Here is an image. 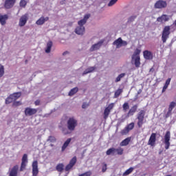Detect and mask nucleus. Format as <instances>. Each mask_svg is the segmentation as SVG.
<instances>
[{
	"mask_svg": "<svg viewBox=\"0 0 176 176\" xmlns=\"http://www.w3.org/2000/svg\"><path fill=\"white\" fill-rule=\"evenodd\" d=\"M141 54V50L136 49L132 55V62L134 63L135 67L137 68L140 67L141 65V62L140 61V54Z\"/></svg>",
	"mask_w": 176,
	"mask_h": 176,
	"instance_id": "f257e3e1",
	"label": "nucleus"
},
{
	"mask_svg": "<svg viewBox=\"0 0 176 176\" xmlns=\"http://www.w3.org/2000/svg\"><path fill=\"white\" fill-rule=\"evenodd\" d=\"M145 113L146 111L144 110H141L138 112L137 119H138V126L140 129L142 127V124L145 123Z\"/></svg>",
	"mask_w": 176,
	"mask_h": 176,
	"instance_id": "f03ea898",
	"label": "nucleus"
},
{
	"mask_svg": "<svg viewBox=\"0 0 176 176\" xmlns=\"http://www.w3.org/2000/svg\"><path fill=\"white\" fill-rule=\"evenodd\" d=\"M76 126H78V120L75 118H70L67 120V129L69 130V131H74Z\"/></svg>",
	"mask_w": 176,
	"mask_h": 176,
	"instance_id": "7ed1b4c3",
	"label": "nucleus"
},
{
	"mask_svg": "<svg viewBox=\"0 0 176 176\" xmlns=\"http://www.w3.org/2000/svg\"><path fill=\"white\" fill-rule=\"evenodd\" d=\"M20 97H21V93L20 92L14 93L6 98V104H10V102H13V101H16V100H19Z\"/></svg>",
	"mask_w": 176,
	"mask_h": 176,
	"instance_id": "20e7f679",
	"label": "nucleus"
},
{
	"mask_svg": "<svg viewBox=\"0 0 176 176\" xmlns=\"http://www.w3.org/2000/svg\"><path fill=\"white\" fill-rule=\"evenodd\" d=\"M113 46H116V49H120L123 46H127V41H123L122 38H118L113 43Z\"/></svg>",
	"mask_w": 176,
	"mask_h": 176,
	"instance_id": "39448f33",
	"label": "nucleus"
},
{
	"mask_svg": "<svg viewBox=\"0 0 176 176\" xmlns=\"http://www.w3.org/2000/svg\"><path fill=\"white\" fill-rule=\"evenodd\" d=\"M170 140H171V133H170V131H168L164 136L163 142L165 144V149H168L170 148Z\"/></svg>",
	"mask_w": 176,
	"mask_h": 176,
	"instance_id": "423d86ee",
	"label": "nucleus"
},
{
	"mask_svg": "<svg viewBox=\"0 0 176 176\" xmlns=\"http://www.w3.org/2000/svg\"><path fill=\"white\" fill-rule=\"evenodd\" d=\"M170 36V26H165L162 31V41L163 43H166L168 36Z\"/></svg>",
	"mask_w": 176,
	"mask_h": 176,
	"instance_id": "0eeeda50",
	"label": "nucleus"
},
{
	"mask_svg": "<svg viewBox=\"0 0 176 176\" xmlns=\"http://www.w3.org/2000/svg\"><path fill=\"white\" fill-rule=\"evenodd\" d=\"M115 107V103H111L108 105L107 107L105 108L104 111V119H108V116H109V113H111V111L113 109V107Z\"/></svg>",
	"mask_w": 176,
	"mask_h": 176,
	"instance_id": "6e6552de",
	"label": "nucleus"
},
{
	"mask_svg": "<svg viewBox=\"0 0 176 176\" xmlns=\"http://www.w3.org/2000/svg\"><path fill=\"white\" fill-rule=\"evenodd\" d=\"M154 8L155 9H164L167 8V2L163 0L157 1L154 5Z\"/></svg>",
	"mask_w": 176,
	"mask_h": 176,
	"instance_id": "1a4fd4ad",
	"label": "nucleus"
},
{
	"mask_svg": "<svg viewBox=\"0 0 176 176\" xmlns=\"http://www.w3.org/2000/svg\"><path fill=\"white\" fill-rule=\"evenodd\" d=\"M28 163V155L27 154H24L22 157L20 171H24V170L25 169V167L27 166Z\"/></svg>",
	"mask_w": 176,
	"mask_h": 176,
	"instance_id": "9d476101",
	"label": "nucleus"
},
{
	"mask_svg": "<svg viewBox=\"0 0 176 176\" xmlns=\"http://www.w3.org/2000/svg\"><path fill=\"white\" fill-rule=\"evenodd\" d=\"M28 21V14H25L21 16L19 19V27H24Z\"/></svg>",
	"mask_w": 176,
	"mask_h": 176,
	"instance_id": "9b49d317",
	"label": "nucleus"
},
{
	"mask_svg": "<svg viewBox=\"0 0 176 176\" xmlns=\"http://www.w3.org/2000/svg\"><path fill=\"white\" fill-rule=\"evenodd\" d=\"M74 32L77 35H80V36H83V35H85V26H82V25L76 26V28L74 30Z\"/></svg>",
	"mask_w": 176,
	"mask_h": 176,
	"instance_id": "f8f14e48",
	"label": "nucleus"
},
{
	"mask_svg": "<svg viewBox=\"0 0 176 176\" xmlns=\"http://www.w3.org/2000/svg\"><path fill=\"white\" fill-rule=\"evenodd\" d=\"M36 112H38V110L36 109L27 107L25 109V116H32V115H35V113H36Z\"/></svg>",
	"mask_w": 176,
	"mask_h": 176,
	"instance_id": "ddd939ff",
	"label": "nucleus"
},
{
	"mask_svg": "<svg viewBox=\"0 0 176 176\" xmlns=\"http://www.w3.org/2000/svg\"><path fill=\"white\" fill-rule=\"evenodd\" d=\"M16 3V0H6L4 3L5 9H12Z\"/></svg>",
	"mask_w": 176,
	"mask_h": 176,
	"instance_id": "4468645a",
	"label": "nucleus"
},
{
	"mask_svg": "<svg viewBox=\"0 0 176 176\" xmlns=\"http://www.w3.org/2000/svg\"><path fill=\"white\" fill-rule=\"evenodd\" d=\"M102 43H104L103 41H100L98 42L96 44H94L91 47H90V52H96V50H98L100 49V47L102 46Z\"/></svg>",
	"mask_w": 176,
	"mask_h": 176,
	"instance_id": "2eb2a0df",
	"label": "nucleus"
},
{
	"mask_svg": "<svg viewBox=\"0 0 176 176\" xmlns=\"http://www.w3.org/2000/svg\"><path fill=\"white\" fill-rule=\"evenodd\" d=\"M39 170L38 169V161H34L32 163V175L33 176L38 175Z\"/></svg>",
	"mask_w": 176,
	"mask_h": 176,
	"instance_id": "dca6fc26",
	"label": "nucleus"
},
{
	"mask_svg": "<svg viewBox=\"0 0 176 176\" xmlns=\"http://www.w3.org/2000/svg\"><path fill=\"white\" fill-rule=\"evenodd\" d=\"M155 142H156V133H152L148 140V145H151V146H154Z\"/></svg>",
	"mask_w": 176,
	"mask_h": 176,
	"instance_id": "f3484780",
	"label": "nucleus"
},
{
	"mask_svg": "<svg viewBox=\"0 0 176 176\" xmlns=\"http://www.w3.org/2000/svg\"><path fill=\"white\" fill-rule=\"evenodd\" d=\"M168 20H170V16L166 14H163L157 19L158 23H166V21H168Z\"/></svg>",
	"mask_w": 176,
	"mask_h": 176,
	"instance_id": "a211bd4d",
	"label": "nucleus"
},
{
	"mask_svg": "<svg viewBox=\"0 0 176 176\" xmlns=\"http://www.w3.org/2000/svg\"><path fill=\"white\" fill-rule=\"evenodd\" d=\"M49 21L48 16H46V17L41 16L38 20L36 21V24L37 25H43V24H45V23H46V21Z\"/></svg>",
	"mask_w": 176,
	"mask_h": 176,
	"instance_id": "6ab92c4d",
	"label": "nucleus"
},
{
	"mask_svg": "<svg viewBox=\"0 0 176 176\" xmlns=\"http://www.w3.org/2000/svg\"><path fill=\"white\" fill-rule=\"evenodd\" d=\"M89 19H90V14H85L82 19L78 21V25H82V26L85 25L87 22V20H89Z\"/></svg>",
	"mask_w": 176,
	"mask_h": 176,
	"instance_id": "aec40b11",
	"label": "nucleus"
},
{
	"mask_svg": "<svg viewBox=\"0 0 176 176\" xmlns=\"http://www.w3.org/2000/svg\"><path fill=\"white\" fill-rule=\"evenodd\" d=\"M144 57L146 60H152L153 58V54L150 51L146 50L143 52Z\"/></svg>",
	"mask_w": 176,
	"mask_h": 176,
	"instance_id": "412c9836",
	"label": "nucleus"
},
{
	"mask_svg": "<svg viewBox=\"0 0 176 176\" xmlns=\"http://www.w3.org/2000/svg\"><path fill=\"white\" fill-rule=\"evenodd\" d=\"M97 67L96 66L89 67L87 68L82 73V76H85V75H87V74H91V72H94L96 71Z\"/></svg>",
	"mask_w": 176,
	"mask_h": 176,
	"instance_id": "4be33fe9",
	"label": "nucleus"
},
{
	"mask_svg": "<svg viewBox=\"0 0 176 176\" xmlns=\"http://www.w3.org/2000/svg\"><path fill=\"white\" fill-rule=\"evenodd\" d=\"M137 105H134L133 107H132L128 112L126 118H130V116H133V115H134V113H135V112L137 111Z\"/></svg>",
	"mask_w": 176,
	"mask_h": 176,
	"instance_id": "5701e85b",
	"label": "nucleus"
},
{
	"mask_svg": "<svg viewBox=\"0 0 176 176\" xmlns=\"http://www.w3.org/2000/svg\"><path fill=\"white\" fill-rule=\"evenodd\" d=\"M8 14L2 15L0 14V23L1 25H5V24H6V20H8Z\"/></svg>",
	"mask_w": 176,
	"mask_h": 176,
	"instance_id": "b1692460",
	"label": "nucleus"
},
{
	"mask_svg": "<svg viewBox=\"0 0 176 176\" xmlns=\"http://www.w3.org/2000/svg\"><path fill=\"white\" fill-rule=\"evenodd\" d=\"M71 141H72V138H68L63 144V145L62 146V152H64V151H65V149H67V148H68V146L69 145V144H71Z\"/></svg>",
	"mask_w": 176,
	"mask_h": 176,
	"instance_id": "393cba45",
	"label": "nucleus"
},
{
	"mask_svg": "<svg viewBox=\"0 0 176 176\" xmlns=\"http://www.w3.org/2000/svg\"><path fill=\"white\" fill-rule=\"evenodd\" d=\"M19 170V166H14L10 172L9 176H17V171Z\"/></svg>",
	"mask_w": 176,
	"mask_h": 176,
	"instance_id": "a878e982",
	"label": "nucleus"
},
{
	"mask_svg": "<svg viewBox=\"0 0 176 176\" xmlns=\"http://www.w3.org/2000/svg\"><path fill=\"white\" fill-rule=\"evenodd\" d=\"M131 141V138H126L125 140H122L120 145L121 146H127L129 144H130V142Z\"/></svg>",
	"mask_w": 176,
	"mask_h": 176,
	"instance_id": "bb28decb",
	"label": "nucleus"
},
{
	"mask_svg": "<svg viewBox=\"0 0 176 176\" xmlns=\"http://www.w3.org/2000/svg\"><path fill=\"white\" fill-rule=\"evenodd\" d=\"M52 46H53V42L50 41H48L47 43V46L45 47V53H50Z\"/></svg>",
	"mask_w": 176,
	"mask_h": 176,
	"instance_id": "cd10ccee",
	"label": "nucleus"
},
{
	"mask_svg": "<svg viewBox=\"0 0 176 176\" xmlns=\"http://www.w3.org/2000/svg\"><path fill=\"white\" fill-rule=\"evenodd\" d=\"M126 76V73H122L119 74L115 79V82L118 83V82H120L123 78Z\"/></svg>",
	"mask_w": 176,
	"mask_h": 176,
	"instance_id": "c85d7f7f",
	"label": "nucleus"
},
{
	"mask_svg": "<svg viewBox=\"0 0 176 176\" xmlns=\"http://www.w3.org/2000/svg\"><path fill=\"white\" fill-rule=\"evenodd\" d=\"M77 91H79V89L78 87H74L70 90L68 96H69V97H72V96H75V94H76Z\"/></svg>",
	"mask_w": 176,
	"mask_h": 176,
	"instance_id": "c756f323",
	"label": "nucleus"
},
{
	"mask_svg": "<svg viewBox=\"0 0 176 176\" xmlns=\"http://www.w3.org/2000/svg\"><path fill=\"white\" fill-rule=\"evenodd\" d=\"M171 82V78H168L165 82V85L162 89V93H164L166 90H167V88L168 87V85H170V82Z\"/></svg>",
	"mask_w": 176,
	"mask_h": 176,
	"instance_id": "7c9ffc66",
	"label": "nucleus"
},
{
	"mask_svg": "<svg viewBox=\"0 0 176 176\" xmlns=\"http://www.w3.org/2000/svg\"><path fill=\"white\" fill-rule=\"evenodd\" d=\"M171 82V78H168L165 82V85L162 89V93H164L166 90H167V88L168 87V85H170V82Z\"/></svg>",
	"mask_w": 176,
	"mask_h": 176,
	"instance_id": "2f4dec72",
	"label": "nucleus"
},
{
	"mask_svg": "<svg viewBox=\"0 0 176 176\" xmlns=\"http://www.w3.org/2000/svg\"><path fill=\"white\" fill-rule=\"evenodd\" d=\"M171 82V78H168L165 82V85L162 89V93H164L166 90H167V88L168 87V85H170V82Z\"/></svg>",
	"mask_w": 176,
	"mask_h": 176,
	"instance_id": "473e14b6",
	"label": "nucleus"
},
{
	"mask_svg": "<svg viewBox=\"0 0 176 176\" xmlns=\"http://www.w3.org/2000/svg\"><path fill=\"white\" fill-rule=\"evenodd\" d=\"M171 82V78H168L165 82V85L162 89V93H164L166 90H167V88L168 87V85H170V82Z\"/></svg>",
	"mask_w": 176,
	"mask_h": 176,
	"instance_id": "72a5a7b5",
	"label": "nucleus"
},
{
	"mask_svg": "<svg viewBox=\"0 0 176 176\" xmlns=\"http://www.w3.org/2000/svg\"><path fill=\"white\" fill-rule=\"evenodd\" d=\"M171 82V78H168L165 82V85L162 89V93H164L166 90H167V88L168 87V85H170V82Z\"/></svg>",
	"mask_w": 176,
	"mask_h": 176,
	"instance_id": "f704fd0d",
	"label": "nucleus"
},
{
	"mask_svg": "<svg viewBox=\"0 0 176 176\" xmlns=\"http://www.w3.org/2000/svg\"><path fill=\"white\" fill-rule=\"evenodd\" d=\"M56 170H58V173H63V171H64V164H58L56 166Z\"/></svg>",
	"mask_w": 176,
	"mask_h": 176,
	"instance_id": "c9c22d12",
	"label": "nucleus"
},
{
	"mask_svg": "<svg viewBox=\"0 0 176 176\" xmlns=\"http://www.w3.org/2000/svg\"><path fill=\"white\" fill-rule=\"evenodd\" d=\"M116 153V148H111L108 149L106 152L108 156H109V155H115Z\"/></svg>",
	"mask_w": 176,
	"mask_h": 176,
	"instance_id": "e433bc0d",
	"label": "nucleus"
},
{
	"mask_svg": "<svg viewBox=\"0 0 176 176\" xmlns=\"http://www.w3.org/2000/svg\"><path fill=\"white\" fill-rule=\"evenodd\" d=\"M175 105H176V103L175 102H171L170 103L168 113H171V111H173V109L175 108Z\"/></svg>",
	"mask_w": 176,
	"mask_h": 176,
	"instance_id": "4c0bfd02",
	"label": "nucleus"
},
{
	"mask_svg": "<svg viewBox=\"0 0 176 176\" xmlns=\"http://www.w3.org/2000/svg\"><path fill=\"white\" fill-rule=\"evenodd\" d=\"M121 93H123V89H118L117 91H116L114 94V98H118L121 94Z\"/></svg>",
	"mask_w": 176,
	"mask_h": 176,
	"instance_id": "58836bf2",
	"label": "nucleus"
},
{
	"mask_svg": "<svg viewBox=\"0 0 176 176\" xmlns=\"http://www.w3.org/2000/svg\"><path fill=\"white\" fill-rule=\"evenodd\" d=\"M133 170H134V168L131 167V168H129L128 170H126L123 173V175H124V176L129 175L131 174Z\"/></svg>",
	"mask_w": 176,
	"mask_h": 176,
	"instance_id": "ea45409f",
	"label": "nucleus"
},
{
	"mask_svg": "<svg viewBox=\"0 0 176 176\" xmlns=\"http://www.w3.org/2000/svg\"><path fill=\"white\" fill-rule=\"evenodd\" d=\"M3 75H5V67H3V65L0 64V78H2Z\"/></svg>",
	"mask_w": 176,
	"mask_h": 176,
	"instance_id": "a19ab883",
	"label": "nucleus"
},
{
	"mask_svg": "<svg viewBox=\"0 0 176 176\" xmlns=\"http://www.w3.org/2000/svg\"><path fill=\"white\" fill-rule=\"evenodd\" d=\"M123 148L122 147H118L116 148V152H117V155H123Z\"/></svg>",
	"mask_w": 176,
	"mask_h": 176,
	"instance_id": "79ce46f5",
	"label": "nucleus"
},
{
	"mask_svg": "<svg viewBox=\"0 0 176 176\" xmlns=\"http://www.w3.org/2000/svg\"><path fill=\"white\" fill-rule=\"evenodd\" d=\"M130 131L126 128V126L121 131L122 135H126V134H129Z\"/></svg>",
	"mask_w": 176,
	"mask_h": 176,
	"instance_id": "37998d69",
	"label": "nucleus"
},
{
	"mask_svg": "<svg viewBox=\"0 0 176 176\" xmlns=\"http://www.w3.org/2000/svg\"><path fill=\"white\" fill-rule=\"evenodd\" d=\"M19 6L21 8H25L27 6V1L25 0H21Z\"/></svg>",
	"mask_w": 176,
	"mask_h": 176,
	"instance_id": "c03bdc74",
	"label": "nucleus"
},
{
	"mask_svg": "<svg viewBox=\"0 0 176 176\" xmlns=\"http://www.w3.org/2000/svg\"><path fill=\"white\" fill-rule=\"evenodd\" d=\"M76 163V157H74L69 162V164L74 167L75 166V164Z\"/></svg>",
	"mask_w": 176,
	"mask_h": 176,
	"instance_id": "a18cd8bd",
	"label": "nucleus"
},
{
	"mask_svg": "<svg viewBox=\"0 0 176 176\" xmlns=\"http://www.w3.org/2000/svg\"><path fill=\"white\" fill-rule=\"evenodd\" d=\"M127 129L130 131V130H133L134 129V122H131L128 124L126 126Z\"/></svg>",
	"mask_w": 176,
	"mask_h": 176,
	"instance_id": "49530a36",
	"label": "nucleus"
},
{
	"mask_svg": "<svg viewBox=\"0 0 176 176\" xmlns=\"http://www.w3.org/2000/svg\"><path fill=\"white\" fill-rule=\"evenodd\" d=\"M117 2H118V0H111L109 3L107 4V6L109 7L113 6V5H115V3H116Z\"/></svg>",
	"mask_w": 176,
	"mask_h": 176,
	"instance_id": "de8ad7c7",
	"label": "nucleus"
},
{
	"mask_svg": "<svg viewBox=\"0 0 176 176\" xmlns=\"http://www.w3.org/2000/svg\"><path fill=\"white\" fill-rule=\"evenodd\" d=\"M56 141V138L54 136H50L47 140V142H54Z\"/></svg>",
	"mask_w": 176,
	"mask_h": 176,
	"instance_id": "09e8293b",
	"label": "nucleus"
},
{
	"mask_svg": "<svg viewBox=\"0 0 176 176\" xmlns=\"http://www.w3.org/2000/svg\"><path fill=\"white\" fill-rule=\"evenodd\" d=\"M122 108H123L124 112H126V111H127V109H129V108H130V106H129V103L125 102V103L123 104Z\"/></svg>",
	"mask_w": 176,
	"mask_h": 176,
	"instance_id": "8fccbe9b",
	"label": "nucleus"
},
{
	"mask_svg": "<svg viewBox=\"0 0 176 176\" xmlns=\"http://www.w3.org/2000/svg\"><path fill=\"white\" fill-rule=\"evenodd\" d=\"M135 19H137L136 16H131L128 19V23H133V21H134V20H135Z\"/></svg>",
	"mask_w": 176,
	"mask_h": 176,
	"instance_id": "3c124183",
	"label": "nucleus"
},
{
	"mask_svg": "<svg viewBox=\"0 0 176 176\" xmlns=\"http://www.w3.org/2000/svg\"><path fill=\"white\" fill-rule=\"evenodd\" d=\"M74 166L69 164L66 167H65V171H69Z\"/></svg>",
	"mask_w": 176,
	"mask_h": 176,
	"instance_id": "603ef678",
	"label": "nucleus"
},
{
	"mask_svg": "<svg viewBox=\"0 0 176 176\" xmlns=\"http://www.w3.org/2000/svg\"><path fill=\"white\" fill-rule=\"evenodd\" d=\"M19 105H21V102H14V103H13L14 107H19Z\"/></svg>",
	"mask_w": 176,
	"mask_h": 176,
	"instance_id": "864d4df0",
	"label": "nucleus"
},
{
	"mask_svg": "<svg viewBox=\"0 0 176 176\" xmlns=\"http://www.w3.org/2000/svg\"><path fill=\"white\" fill-rule=\"evenodd\" d=\"M102 173H105L107 171V164H104L102 168Z\"/></svg>",
	"mask_w": 176,
	"mask_h": 176,
	"instance_id": "5fc2aeb1",
	"label": "nucleus"
},
{
	"mask_svg": "<svg viewBox=\"0 0 176 176\" xmlns=\"http://www.w3.org/2000/svg\"><path fill=\"white\" fill-rule=\"evenodd\" d=\"M35 105L38 106V105H41V100H37L34 102Z\"/></svg>",
	"mask_w": 176,
	"mask_h": 176,
	"instance_id": "6e6d98bb",
	"label": "nucleus"
},
{
	"mask_svg": "<svg viewBox=\"0 0 176 176\" xmlns=\"http://www.w3.org/2000/svg\"><path fill=\"white\" fill-rule=\"evenodd\" d=\"M62 131H63V134H68V131L65 128L62 129Z\"/></svg>",
	"mask_w": 176,
	"mask_h": 176,
	"instance_id": "4d7b16f0",
	"label": "nucleus"
},
{
	"mask_svg": "<svg viewBox=\"0 0 176 176\" xmlns=\"http://www.w3.org/2000/svg\"><path fill=\"white\" fill-rule=\"evenodd\" d=\"M69 52H68V51H66L65 52L63 53V56H67V54H69Z\"/></svg>",
	"mask_w": 176,
	"mask_h": 176,
	"instance_id": "13d9d810",
	"label": "nucleus"
},
{
	"mask_svg": "<svg viewBox=\"0 0 176 176\" xmlns=\"http://www.w3.org/2000/svg\"><path fill=\"white\" fill-rule=\"evenodd\" d=\"M82 108H83V109H85V104H82Z\"/></svg>",
	"mask_w": 176,
	"mask_h": 176,
	"instance_id": "bf43d9fd",
	"label": "nucleus"
},
{
	"mask_svg": "<svg viewBox=\"0 0 176 176\" xmlns=\"http://www.w3.org/2000/svg\"><path fill=\"white\" fill-rule=\"evenodd\" d=\"M152 69H153L151 68V69H150V71H152Z\"/></svg>",
	"mask_w": 176,
	"mask_h": 176,
	"instance_id": "052dcab7",
	"label": "nucleus"
}]
</instances>
